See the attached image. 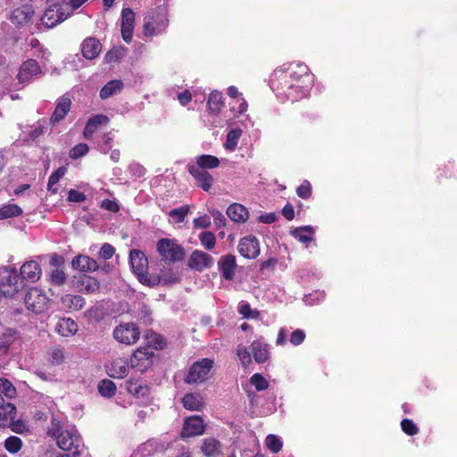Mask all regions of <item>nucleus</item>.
I'll return each mask as SVG.
<instances>
[{
  "label": "nucleus",
  "mask_w": 457,
  "mask_h": 457,
  "mask_svg": "<svg viewBox=\"0 0 457 457\" xmlns=\"http://www.w3.org/2000/svg\"><path fill=\"white\" fill-rule=\"evenodd\" d=\"M222 93L217 90L212 91L207 101V107L211 112L218 113L223 107Z\"/></svg>",
  "instance_id": "37"
},
{
  "label": "nucleus",
  "mask_w": 457,
  "mask_h": 457,
  "mask_svg": "<svg viewBox=\"0 0 457 457\" xmlns=\"http://www.w3.org/2000/svg\"><path fill=\"white\" fill-rule=\"evenodd\" d=\"M179 280L178 274H175L172 270L162 271L158 277L154 276L151 278L148 286L154 287L159 284L171 285L179 282Z\"/></svg>",
  "instance_id": "31"
},
{
  "label": "nucleus",
  "mask_w": 457,
  "mask_h": 457,
  "mask_svg": "<svg viewBox=\"0 0 457 457\" xmlns=\"http://www.w3.org/2000/svg\"><path fill=\"white\" fill-rule=\"evenodd\" d=\"M41 73L42 71L38 63L33 59H29L21 65L17 79L21 84H25Z\"/></svg>",
  "instance_id": "13"
},
{
  "label": "nucleus",
  "mask_w": 457,
  "mask_h": 457,
  "mask_svg": "<svg viewBox=\"0 0 457 457\" xmlns=\"http://www.w3.org/2000/svg\"><path fill=\"white\" fill-rule=\"evenodd\" d=\"M306 338V333L302 328H296L289 335V342L294 346L302 345Z\"/></svg>",
  "instance_id": "50"
},
{
  "label": "nucleus",
  "mask_w": 457,
  "mask_h": 457,
  "mask_svg": "<svg viewBox=\"0 0 457 457\" xmlns=\"http://www.w3.org/2000/svg\"><path fill=\"white\" fill-rule=\"evenodd\" d=\"M109 118L104 114H96L90 117L86 124L83 136L87 139H90L102 125L109 123Z\"/></svg>",
  "instance_id": "22"
},
{
  "label": "nucleus",
  "mask_w": 457,
  "mask_h": 457,
  "mask_svg": "<svg viewBox=\"0 0 457 457\" xmlns=\"http://www.w3.org/2000/svg\"><path fill=\"white\" fill-rule=\"evenodd\" d=\"M195 228H207L211 226V218L204 214L195 218L193 221Z\"/></svg>",
  "instance_id": "60"
},
{
  "label": "nucleus",
  "mask_w": 457,
  "mask_h": 457,
  "mask_svg": "<svg viewBox=\"0 0 457 457\" xmlns=\"http://www.w3.org/2000/svg\"><path fill=\"white\" fill-rule=\"evenodd\" d=\"M129 263L138 280L143 284L148 285L152 276H149L146 272L148 261L145 253L140 250H131L129 253Z\"/></svg>",
  "instance_id": "8"
},
{
  "label": "nucleus",
  "mask_w": 457,
  "mask_h": 457,
  "mask_svg": "<svg viewBox=\"0 0 457 457\" xmlns=\"http://www.w3.org/2000/svg\"><path fill=\"white\" fill-rule=\"evenodd\" d=\"M189 211L190 209L188 205H182L179 208L170 210L169 212V216L175 223H182L189 213Z\"/></svg>",
  "instance_id": "43"
},
{
  "label": "nucleus",
  "mask_w": 457,
  "mask_h": 457,
  "mask_svg": "<svg viewBox=\"0 0 457 457\" xmlns=\"http://www.w3.org/2000/svg\"><path fill=\"white\" fill-rule=\"evenodd\" d=\"M72 267L75 270L83 271V272H91L95 271L98 269V264L96 261L87 256V255H78L72 260Z\"/></svg>",
  "instance_id": "28"
},
{
  "label": "nucleus",
  "mask_w": 457,
  "mask_h": 457,
  "mask_svg": "<svg viewBox=\"0 0 457 457\" xmlns=\"http://www.w3.org/2000/svg\"><path fill=\"white\" fill-rule=\"evenodd\" d=\"M250 382L258 391L266 389L269 385L267 379L260 373L253 374L250 378Z\"/></svg>",
  "instance_id": "53"
},
{
  "label": "nucleus",
  "mask_w": 457,
  "mask_h": 457,
  "mask_svg": "<svg viewBox=\"0 0 457 457\" xmlns=\"http://www.w3.org/2000/svg\"><path fill=\"white\" fill-rule=\"evenodd\" d=\"M265 445L267 448L274 453H278L283 446L281 439L278 436L272 434L267 436Z\"/></svg>",
  "instance_id": "46"
},
{
  "label": "nucleus",
  "mask_w": 457,
  "mask_h": 457,
  "mask_svg": "<svg viewBox=\"0 0 457 457\" xmlns=\"http://www.w3.org/2000/svg\"><path fill=\"white\" fill-rule=\"evenodd\" d=\"M22 447V441L16 436H11L4 441V448L10 453H18Z\"/></svg>",
  "instance_id": "45"
},
{
  "label": "nucleus",
  "mask_w": 457,
  "mask_h": 457,
  "mask_svg": "<svg viewBox=\"0 0 457 457\" xmlns=\"http://www.w3.org/2000/svg\"><path fill=\"white\" fill-rule=\"evenodd\" d=\"M71 101L68 96H62L56 102L55 109L50 118V123L54 126L61 121L69 112Z\"/></svg>",
  "instance_id": "21"
},
{
  "label": "nucleus",
  "mask_w": 457,
  "mask_h": 457,
  "mask_svg": "<svg viewBox=\"0 0 457 457\" xmlns=\"http://www.w3.org/2000/svg\"><path fill=\"white\" fill-rule=\"evenodd\" d=\"M123 82L120 79H113L105 84L100 90L101 99H107L114 95L121 92L123 89Z\"/></svg>",
  "instance_id": "32"
},
{
  "label": "nucleus",
  "mask_w": 457,
  "mask_h": 457,
  "mask_svg": "<svg viewBox=\"0 0 457 457\" xmlns=\"http://www.w3.org/2000/svg\"><path fill=\"white\" fill-rule=\"evenodd\" d=\"M188 172L194 177L198 187L205 192H208L213 184V177L208 171L196 167L195 165L188 166Z\"/></svg>",
  "instance_id": "17"
},
{
  "label": "nucleus",
  "mask_w": 457,
  "mask_h": 457,
  "mask_svg": "<svg viewBox=\"0 0 457 457\" xmlns=\"http://www.w3.org/2000/svg\"><path fill=\"white\" fill-rule=\"evenodd\" d=\"M101 49V43L95 37H87L81 44L82 54L87 60H93L98 56Z\"/></svg>",
  "instance_id": "25"
},
{
  "label": "nucleus",
  "mask_w": 457,
  "mask_h": 457,
  "mask_svg": "<svg viewBox=\"0 0 457 457\" xmlns=\"http://www.w3.org/2000/svg\"><path fill=\"white\" fill-rule=\"evenodd\" d=\"M121 36L126 43H130L133 37L135 13L130 8L121 12Z\"/></svg>",
  "instance_id": "16"
},
{
  "label": "nucleus",
  "mask_w": 457,
  "mask_h": 457,
  "mask_svg": "<svg viewBox=\"0 0 457 457\" xmlns=\"http://www.w3.org/2000/svg\"><path fill=\"white\" fill-rule=\"evenodd\" d=\"M218 267L225 279L232 280L237 268L236 257L231 254L222 256L218 262Z\"/></svg>",
  "instance_id": "20"
},
{
  "label": "nucleus",
  "mask_w": 457,
  "mask_h": 457,
  "mask_svg": "<svg viewBox=\"0 0 457 457\" xmlns=\"http://www.w3.org/2000/svg\"><path fill=\"white\" fill-rule=\"evenodd\" d=\"M66 281V275L61 269H54L51 273V282L54 285H62Z\"/></svg>",
  "instance_id": "58"
},
{
  "label": "nucleus",
  "mask_w": 457,
  "mask_h": 457,
  "mask_svg": "<svg viewBox=\"0 0 457 457\" xmlns=\"http://www.w3.org/2000/svg\"><path fill=\"white\" fill-rule=\"evenodd\" d=\"M402 430L408 436H415L419 433V428L409 419H403L401 422Z\"/></svg>",
  "instance_id": "54"
},
{
  "label": "nucleus",
  "mask_w": 457,
  "mask_h": 457,
  "mask_svg": "<svg viewBox=\"0 0 457 457\" xmlns=\"http://www.w3.org/2000/svg\"><path fill=\"white\" fill-rule=\"evenodd\" d=\"M34 13L31 4H23L12 10L10 19L13 24L23 25L28 22Z\"/></svg>",
  "instance_id": "23"
},
{
  "label": "nucleus",
  "mask_w": 457,
  "mask_h": 457,
  "mask_svg": "<svg viewBox=\"0 0 457 457\" xmlns=\"http://www.w3.org/2000/svg\"><path fill=\"white\" fill-rule=\"evenodd\" d=\"M199 239L203 246L205 249L211 250L216 245V238L212 232L204 231L199 235Z\"/></svg>",
  "instance_id": "48"
},
{
  "label": "nucleus",
  "mask_w": 457,
  "mask_h": 457,
  "mask_svg": "<svg viewBox=\"0 0 457 457\" xmlns=\"http://www.w3.org/2000/svg\"><path fill=\"white\" fill-rule=\"evenodd\" d=\"M129 362L123 358H116L107 366L109 376L115 378H124L129 373Z\"/></svg>",
  "instance_id": "24"
},
{
  "label": "nucleus",
  "mask_w": 457,
  "mask_h": 457,
  "mask_svg": "<svg viewBox=\"0 0 457 457\" xmlns=\"http://www.w3.org/2000/svg\"><path fill=\"white\" fill-rule=\"evenodd\" d=\"M220 165V160L213 155L202 154L196 158V167L202 170L214 169Z\"/></svg>",
  "instance_id": "39"
},
{
  "label": "nucleus",
  "mask_w": 457,
  "mask_h": 457,
  "mask_svg": "<svg viewBox=\"0 0 457 457\" xmlns=\"http://www.w3.org/2000/svg\"><path fill=\"white\" fill-rule=\"evenodd\" d=\"M50 433L56 438L59 448L65 452H71L72 457L81 455L82 439L74 426L67 425L57 428H53Z\"/></svg>",
  "instance_id": "2"
},
{
  "label": "nucleus",
  "mask_w": 457,
  "mask_h": 457,
  "mask_svg": "<svg viewBox=\"0 0 457 457\" xmlns=\"http://www.w3.org/2000/svg\"><path fill=\"white\" fill-rule=\"evenodd\" d=\"M202 452L207 457H216L221 453L220 444L215 438H205L202 444Z\"/></svg>",
  "instance_id": "34"
},
{
  "label": "nucleus",
  "mask_w": 457,
  "mask_h": 457,
  "mask_svg": "<svg viewBox=\"0 0 457 457\" xmlns=\"http://www.w3.org/2000/svg\"><path fill=\"white\" fill-rule=\"evenodd\" d=\"M22 214V209L16 204H6L0 207V220L15 218Z\"/></svg>",
  "instance_id": "38"
},
{
  "label": "nucleus",
  "mask_w": 457,
  "mask_h": 457,
  "mask_svg": "<svg viewBox=\"0 0 457 457\" xmlns=\"http://www.w3.org/2000/svg\"><path fill=\"white\" fill-rule=\"evenodd\" d=\"M0 393L6 398L12 399L16 396L17 391L12 383L7 378H0Z\"/></svg>",
  "instance_id": "42"
},
{
  "label": "nucleus",
  "mask_w": 457,
  "mask_h": 457,
  "mask_svg": "<svg viewBox=\"0 0 457 457\" xmlns=\"http://www.w3.org/2000/svg\"><path fill=\"white\" fill-rule=\"evenodd\" d=\"M232 112L237 114H242L247 110V103L243 97H239L237 100H235L231 106Z\"/></svg>",
  "instance_id": "59"
},
{
  "label": "nucleus",
  "mask_w": 457,
  "mask_h": 457,
  "mask_svg": "<svg viewBox=\"0 0 457 457\" xmlns=\"http://www.w3.org/2000/svg\"><path fill=\"white\" fill-rule=\"evenodd\" d=\"M324 297H325L324 292L316 291L312 294L304 295L303 301L306 304L313 305V304L319 303L321 301H323Z\"/></svg>",
  "instance_id": "57"
},
{
  "label": "nucleus",
  "mask_w": 457,
  "mask_h": 457,
  "mask_svg": "<svg viewBox=\"0 0 457 457\" xmlns=\"http://www.w3.org/2000/svg\"><path fill=\"white\" fill-rule=\"evenodd\" d=\"M20 272V277L22 280L35 282L38 280L41 276V268L37 262L29 261L23 263Z\"/></svg>",
  "instance_id": "19"
},
{
  "label": "nucleus",
  "mask_w": 457,
  "mask_h": 457,
  "mask_svg": "<svg viewBox=\"0 0 457 457\" xmlns=\"http://www.w3.org/2000/svg\"><path fill=\"white\" fill-rule=\"evenodd\" d=\"M113 337L120 344L131 345L137 343L140 337L138 327L132 322L121 323L113 330Z\"/></svg>",
  "instance_id": "10"
},
{
  "label": "nucleus",
  "mask_w": 457,
  "mask_h": 457,
  "mask_svg": "<svg viewBox=\"0 0 457 457\" xmlns=\"http://www.w3.org/2000/svg\"><path fill=\"white\" fill-rule=\"evenodd\" d=\"M114 253V247L110 244L105 243L101 247L99 254L100 257L103 258L104 260H109L113 256Z\"/></svg>",
  "instance_id": "61"
},
{
  "label": "nucleus",
  "mask_w": 457,
  "mask_h": 457,
  "mask_svg": "<svg viewBox=\"0 0 457 457\" xmlns=\"http://www.w3.org/2000/svg\"><path fill=\"white\" fill-rule=\"evenodd\" d=\"M183 406L189 411H200L204 405L203 398L199 394H187L182 398Z\"/></svg>",
  "instance_id": "35"
},
{
  "label": "nucleus",
  "mask_w": 457,
  "mask_h": 457,
  "mask_svg": "<svg viewBox=\"0 0 457 457\" xmlns=\"http://www.w3.org/2000/svg\"><path fill=\"white\" fill-rule=\"evenodd\" d=\"M85 299L81 295H65L61 298V307L65 312L79 311L84 307Z\"/></svg>",
  "instance_id": "27"
},
{
  "label": "nucleus",
  "mask_w": 457,
  "mask_h": 457,
  "mask_svg": "<svg viewBox=\"0 0 457 457\" xmlns=\"http://www.w3.org/2000/svg\"><path fill=\"white\" fill-rule=\"evenodd\" d=\"M54 330L62 337H71L78 332V324L71 318H62L55 325Z\"/></svg>",
  "instance_id": "26"
},
{
  "label": "nucleus",
  "mask_w": 457,
  "mask_h": 457,
  "mask_svg": "<svg viewBox=\"0 0 457 457\" xmlns=\"http://www.w3.org/2000/svg\"><path fill=\"white\" fill-rule=\"evenodd\" d=\"M205 425L204 420L197 415L188 417L185 420L182 430V437H191L202 435L204 431Z\"/></svg>",
  "instance_id": "15"
},
{
  "label": "nucleus",
  "mask_w": 457,
  "mask_h": 457,
  "mask_svg": "<svg viewBox=\"0 0 457 457\" xmlns=\"http://www.w3.org/2000/svg\"><path fill=\"white\" fill-rule=\"evenodd\" d=\"M16 416V407L11 403H4L0 410V427L7 428L12 425Z\"/></svg>",
  "instance_id": "30"
},
{
  "label": "nucleus",
  "mask_w": 457,
  "mask_h": 457,
  "mask_svg": "<svg viewBox=\"0 0 457 457\" xmlns=\"http://www.w3.org/2000/svg\"><path fill=\"white\" fill-rule=\"evenodd\" d=\"M237 311L245 319L258 320L260 317V312L256 309H252L250 304L245 301H241L238 303Z\"/></svg>",
  "instance_id": "41"
},
{
  "label": "nucleus",
  "mask_w": 457,
  "mask_h": 457,
  "mask_svg": "<svg viewBox=\"0 0 457 457\" xmlns=\"http://www.w3.org/2000/svg\"><path fill=\"white\" fill-rule=\"evenodd\" d=\"M89 151V147L85 143H79L73 146L69 153V155L71 159H79L80 157L85 156Z\"/></svg>",
  "instance_id": "49"
},
{
  "label": "nucleus",
  "mask_w": 457,
  "mask_h": 457,
  "mask_svg": "<svg viewBox=\"0 0 457 457\" xmlns=\"http://www.w3.org/2000/svg\"><path fill=\"white\" fill-rule=\"evenodd\" d=\"M212 367L213 361L209 358H204L195 361L189 369L185 379L186 383L195 384L207 380Z\"/></svg>",
  "instance_id": "9"
},
{
  "label": "nucleus",
  "mask_w": 457,
  "mask_h": 457,
  "mask_svg": "<svg viewBox=\"0 0 457 457\" xmlns=\"http://www.w3.org/2000/svg\"><path fill=\"white\" fill-rule=\"evenodd\" d=\"M241 135L242 130L240 129H230L227 134L224 147L228 151L233 152L238 144Z\"/></svg>",
  "instance_id": "40"
},
{
  "label": "nucleus",
  "mask_w": 457,
  "mask_h": 457,
  "mask_svg": "<svg viewBox=\"0 0 457 457\" xmlns=\"http://www.w3.org/2000/svg\"><path fill=\"white\" fill-rule=\"evenodd\" d=\"M157 251L166 262L181 261L185 256L184 248L176 240L162 238L157 242Z\"/></svg>",
  "instance_id": "6"
},
{
  "label": "nucleus",
  "mask_w": 457,
  "mask_h": 457,
  "mask_svg": "<svg viewBox=\"0 0 457 457\" xmlns=\"http://www.w3.org/2000/svg\"><path fill=\"white\" fill-rule=\"evenodd\" d=\"M312 192V185L308 180H304L296 189L297 195L302 199L310 198Z\"/></svg>",
  "instance_id": "55"
},
{
  "label": "nucleus",
  "mask_w": 457,
  "mask_h": 457,
  "mask_svg": "<svg viewBox=\"0 0 457 457\" xmlns=\"http://www.w3.org/2000/svg\"><path fill=\"white\" fill-rule=\"evenodd\" d=\"M291 234L301 243L309 244L313 240L315 228L312 226H303L295 228Z\"/></svg>",
  "instance_id": "33"
},
{
  "label": "nucleus",
  "mask_w": 457,
  "mask_h": 457,
  "mask_svg": "<svg viewBox=\"0 0 457 457\" xmlns=\"http://www.w3.org/2000/svg\"><path fill=\"white\" fill-rule=\"evenodd\" d=\"M71 15V8L64 4L62 0L48 2L47 7L41 17L42 23L48 29L55 27Z\"/></svg>",
  "instance_id": "4"
},
{
  "label": "nucleus",
  "mask_w": 457,
  "mask_h": 457,
  "mask_svg": "<svg viewBox=\"0 0 457 457\" xmlns=\"http://www.w3.org/2000/svg\"><path fill=\"white\" fill-rule=\"evenodd\" d=\"M98 391L104 397H112L116 392V386L112 380L104 379L98 385Z\"/></svg>",
  "instance_id": "44"
},
{
  "label": "nucleus",
  "mask_w": 457,
  "mask_h": 457,
  "mask_svg": "<svg viewBox=\"0 0 457 457\" xmlns=\"http://www.w3.org/2000/svg\"><path fill=\"white\" fill-rule=\"evenodd\" d=\"M26 308L34 313H42L48 308L49 298L40 288H29L24 297Z\"/></svg>",
  "instance_id": "7"
},
{
  "label": "nucleus",
  "mask_w": 457,
  "mask_h": 457,
  "mask_svg": "<svg viewBox=\"0 0 457 457\" xmlns=\"http://www.w3.org/2000/svg\"><path fill=\"white\" fill-rule=\"evenodd\" d=\"M170 15L166 7H158L144 19L143 34L147 38L164 35L169 28Z\"/></svg>",
  "instance_id": "3"
},
{
  "label": "nucleus",
  "mask_w": 457,
  "mask_h": 457,
  "mask_svg": "<svg viewBox=\"0 0 457 457\" xmlns=\"http://www.w3.org/2000/svg\"><path fill=\"white\" fill-rule=\"evenodd\" d=\"M113 133L108 132L103 137V144L100 146V151L104 154H106L108 150L111 148V142L113 139Z\"/></svg>",
  "instance_id": "63"
},
{
  "label": "nucleus",
  "mask_w": 457,
  "mask_h": 457,
  "mask_svg": "<svg viewBox=\"0 0 457 457\" xmlns=\"http://www.w3.org/2000/svg\"><path fill=\"white\" fill-rule=\"evenodd\" d=\"M64 169L60 168L50 175L47 183L48 191H51L54 194L57 192V187L55 186L59 182L61 178L64 175Z\"/></svg>",
  "instance_id": "47"
},
{
  "label": "nucleus",
  "mask_w": 457,
  "mask_h": 457,
  "mask_svg": "<svg viewBox=\"0 0 457 457\" xmlns=\"http://www.w3.org/2000/svg\"><path fill=\"white\" fill-rule=\"evenodd\" d=\"M251 353L245 346H237V355L243 366H248L252 362Z\"/></svg>",
  "instance_id": "51"
},
{
  "label": "nucleus",
  "mask_w": 457,
  "mask_h": 457,
  "mask_svg": "<svg viewBox=\"0 0 457 457\" xmlns=\"http://www.w3.org/2000/svg\"><path fill=\"white\" fill-rule=\"evenodd\" d=\"M314 81L315 76L305 63L293 62L277 67L270 85L278 98L295 102L310 96Z\"/></svg>",
  "instance_id": "1"
},
{
  "label": "nucleus",
  "mask_w": 457,
  "mask_h": 457,
  "mask_svg": "<svg viewBox=\"0 0 457 457\" xmlns=\"http://www.w3.org/2000/svg\"><path fill=\"white\" fill-rule=\"evenodd\" d=\"M65 360L64 351L61 348H54L50 354V361L54 365H61Z\"/></svg>",
  "instance_id": "56"
},
{
  "label": "nucleus",
  "mask_w": 457,
  "mask_h": 457,
  "mask_svg": "<svg viewBox=\"0 0 457 457\" xmlns=\"http://www.w3.org/2000/svg\"><path fill=\"white\" fill-rule=\"evenodd\" d=\"M270 345L263 339L253 340L251 344L253 358L257 363H264L270 358Z\"/></svg>",
  "instance_id": "18"
},
{
  "label": "nucleus",
  "mask_w": 457,
  "mask_h": 457,
  "mask_svg": "<svg viewBox=\"0 0 457 457\" xmlns=\"http://www.w3.org/2000/svg\"><path fill=\"white\" fill-rule=\"evenodd\" d=\"M24 287L15 268L6 267L0 272V292L3 296L12 297Z\"/></svg>",
  "instance_id": "5"
},
{
  "label": "nucleus",
  "mask_w": 457,
  "mask_h": 457,
  "mask_svg": "<svg viewBox=\"0 0 457 457\" xmlns=\"http://www.w3.org/2000/svg\"><path fill=\"white\" fill-rule=\"evenodd\" d=\"M237 250L243 257L255 259L261 253L259 240L254 236L245 237L240 239Z\"/></svg>",
  "instance_id": "12"
},
{
  "label": "nucleus",
  "mask_w": 457,
  "mask_h": 457,
  "mask_svg": "<svg viewBox=\"0 0 457 457\" xmlns=\"http://www.w3.org/2000/svg\"><path fill=\"white\" fill-rule=\"evenodd\" d=\"M228 217L237 223L245 222L249 216L247 209L239 204H232L227 209Z\"/></svg>",
  "instance_id": "29"
},
{
  "label": "nucleus",
  "mask_w": 457,
  "mask_h": 457,
  "mask_svg": "<svg viewBox=\"0 0 457 457\" xmlns=\"http://www.w3.org/2000/svg\"><path fill=\"white\" fill-rule=\"evenodd\" d=\"M211 214L217 228H222L226 225V218L220 212L212 211Z\"/></svg>",
  "instance_id": "64"
},
{
  "label": "nucleus",
  "mask_w": 457,
  "mask_h": 457,
  "mask_svg": "<svg viewBox=\"0 0 457 457\" xmlns=\"http://www.w3.org/2000/svg\"><path fill=\"white\" fill-rule=\"evenodd\" d=\"M146 339L147 344L149 345L148 346H152V349H162L165 345L163 338L155 333L147 335Z\"/></svg>",
  "instance_id": "52"
},
{
  "label": "nucleus",
  "mask_w": 457,
  "mask_h": 457,
  "mask_svg": "<svg viewBox=\"0 0 457 457\" xmlns=\"http://www.w3.org/2000/svg\"><path fill=\"white\" fill-rule=\"evenodd\" d=\"M68 200L74 203H81L86 200V195L75 189H71L68 193Z\"/></svg>",
  "instance_id": "62"
},
{
  "label": "nucleus",
  "mask_w": 457,
  "mask_h": 457,
  "mask_svg": "<svg viewBox=\"0 0 457 457\" xmlns=\"http://www.w3.org/2000/svg\"><path fill=\"white\" fill-rule=\"evenodd\" d=\"M154 355V350L151 347H139L131 357V366L140 371L146 370L153 364Z\"/></svg>",
  "instance_id": "11"
},
{
  "label": "nucleus",
  "mask_w": 457,
  "mask_h": 457,
  "mask_svg": "<svg viewBox=\"0 0 457 457\" xmlns=\"http://www.w3.org/2000/svg\"><path fill=\"white\" fill-rule=\"evenodd\" d=\"M126 389L129 394L137 398L144 397L149 391L146 386L142 385V383L137 379H129L126 381Z\"/></svg>",
  "instance_id": "36"
},
{
  "label": "nucleus",
  "mask_w": 457,
  "mask_h": 457,
  "mask_svg": "<svg viewBox=\"0 0 457 457\" xmlns=\"http://www.w3.org/2000/svg\"><path fill=\"white\" fill-rule=\"evenodd\" d=\"M212 264L213 258L210 254L200 250L193 251L187 262L188 267L197 271H203L209 269Z\"/></svg>",
  "instance_id": "14"
}]
</instances>
